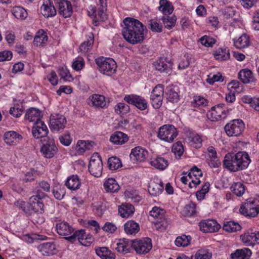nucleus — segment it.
I'll use <instances>...</instances> for the list:
<instances>
[{
  "label": "nucleus",
  "instance_id": "13d9d810",
  "mask_svg": "<svg viewBox=\"0 0 259 259\" xmlns=\"http://www.w3.org/2000/svg\"><path fill=\"white\" fill-rule=\"evenodd\" d=\"M125 196L130 199L133 202H139L141 200V197L138 191L136 190H128L125 192Z\"/></svg>",
  "mask_w": 259,
  "mask_h": 259
},
{
  "label": "nucleus",
  "instance_id": "bf43d9fd",
  "mask_svg": "<svg viewBox=\"0 0 259 259\" xmlns=\"http://www.w3.org/2000/svg\"><path fill=\"white\" fill-rule=\"evenodd\" d=\"M206 100L201 96H195L193 101L191 102V106L193 107H203L207 105Z\"/></svg>",
  "mask_w": 259,
  "mask_h": 259
},
{
  "label": "nucleus",
  "instance_id": "6e6d98bb",
  "mask_svg": "<svg viewBox=\"0 0 259 259\" xmlns=\"http://www.w3.org/2000/svg\"><path fill=\"white\" fill-rule=\"evenodd\" d=\"M196 212V204L192 202H190L184 207L183 213L186 217H191Z\"/></svg>",
  "mask_w": 259,
  "mask_h": 259
},
{
  "label": "nucleus",
  "instance_id": "79ce46f5",
  "mask_svg": "<svg viewBox=\"0 0 259 259\" xmlns=\"http://www.w3.org/2000/svg\"><path fill=\"white\" fill-rule=\"evenodd\" d=\"M94 37L92 33H90L87 40L83 42L79 47V51L82 53L89 52L92 48Z\"/></svg>",
  "mask_w": 259,
  "mask_h": 259
},
{
  "label": "nucleus",
  "instance_id": "49530a36",
  "mask_svg": "<svg viewBox=\"0 0 259 259\" xmlns=\"http://www.w3.org/2000/svg\"><path fill=\"white\" fill-rule=\"evenodd\" d=\"M12 13L15 18L21 20L25 19L28 15L26 10L20 6L14 7Z\"/></svg>",
  "mask_w": 259,
  "mask_h": 259
},
{
  "label": "nucleus",
  "instance_id": "bb28decb",
  "mask_svg": "<svg viewBox=\"0 0 259 259\" xmlns=\"http://www.w3.org/2000/svg\"><path fill=\"white\" fill-rule=\"evenodd\" d=\"M41 117L42 114L40 110L33 107L28 109L25 115V119L29 122H34V123L42 121L41 120Z\"/></svg>",
  "mask_w": 259,
  "mask_h": 259
},
{
  "label": "nucleus",
  "instance_id": "5fc2aeb1",
  "mask_svg": "<svg viewBox=\"0 0 259 259\" xmlns=\"http://www.w3.org/2000/svg\"><path fill=\"white\" fill-rule=\"evenodd\" d=\"M211 257V252L204 248L198 250L195 255V259H210Z\"/></svg>",
  "mask_w": 259,
  "mask_h": 259
},
{
  "label": "nucleus",
  "instance_id": "a211bd4d",
  "mask_svg": "<svg viewBox=\"0 0 259 259\" xmlns=\"http://www.w3.org/2000/svg\"><path fill=\"white\" fill-rule=\"evenodd\" d=\"M49 126L52 130L56 132L63 130L65 127V116L60 114L51 115Z\"/></svg>",
  "mask_w": 259,
  "mask_h": 259
},
{
  "label": "nucleus",
  "instance_id": "a878e982",
  "mask_svg": "<svg viewBox=\"0 0 259 259\" xmlns=\"http://www.w3.org/2000/svg\"><path fill=\"white\" fill-rule=\"evenodd\" d=\"M38 250L44 255H52L56 253V245L54 242H48L39 244L37 247Z\"/></svg>",
  "mask_w": 259,
  "mask_h": 259
},
{
  "label": "nucleus",
  "instance_id": "20e7f679",
  "mask_svg": "<svg viewBox=\"0 0 259 259\" xmlns=\"http://www.w3.org/2000/svg\"><path fill=\"white\" fill-rule=\"evenodd\" d=\"M95 62L99 71L104 75L111 76L116 71V63L112 58L99 57L95 59Z\"/></svg>",
  "mask_w": 259,
  "mask_h": 259
},
{
  "label": "nucleus",
  "instance_id": "864d4df0",
  "mask_svg": "<svg viewBox=\"0 0 259 259\" xmlns=\"http://www.w3.org/2000/svg\"><path fill=\"white\" fill-rule=\"evenodd\" d=\"M160 20L162 21L164 27L168 29L172 28L175 25L176 22L175 17H169L168 16H163Z\"/></svg>",
  "mask_w": 259,
  "mask_h": 259
},
{
  "label": "nucleus",
  "instance_id": "72a5a7b5",
  "mask_svg": "<svg viewBox=\"0 0 259 259\" xmlns=\"http://www.w3.org/2000/svg\"><path fill=\"white\" fill-rule=\"evenodd\" d=\"M96 253L102 259H115L116 258L115 253L107 247L96 248Z\"/></svg>",
  "mask_w": 259,
  "mask_h": 259
},
{
  "label": "nucleus",
  "instance_id": "ddd939ff",
  "mask_svg": "<svg viewBox=\"0 0 259 259\" xmlns=\"http://www.w3.org/2000/svg\"><path fill=\"white\" fill-rule=\"evenodd\" d=\"M44 197L40 194L32 196L29 199V205L31 210L36 213H42L44 211Z\"/></svg>",
  "mask_w": 259,
  "mask_h": 259
},
{
  "label": "nucleus",
  "instance_id": "603ef678",
  "mask_svg": "<svg viewBox=\"0 0 259 259\" xmlns=\"http://www.w3.org/2000/svg\"><path fill=\"white\" fill-rule=\"evenodd\" d=\"M171 151L176 157L180 158L184 152V148L182 142L178 141L174 143L172 145Z\"/></svg>",
  "mask_w": 259,
  "mask_h": 259
},
{
  "label": "nucleus",
  "instance_id": "cd10ccee",
  "mask_svg": "<svg viewBox=\"0 0 259 259\" xmlns=\"http://www.w3.org/2000/svg\"><path fill=\"white\" fill-rule=\"evenodd\" d=\"M150 163L154 168L162 170L165 169L169 164L168 160L161 156L152 157Z\"/></svg>",
  "mask_w": 259,
  "mask_h": 259
},
{
  "label": "nucleus",
  "instance_id": "7ed1b4c3",
  "mask_svg": "<svg viewBox=\"0 0 259 259\" xmlns=\"http://www.w3.org/2000/svg\"><path fill=\"white\" fill-rule=\"evenodd\" d=\"M94 241L93 237L90 234H87L84 230L76 231L69 237H66V245L77 244L78 243L84 246H89Z\"/></svg>",
  "mask_w": 259,
  "mask_h": 259
},
{
  "label": "nucleus",
  "instance_id": "2f4dec72",
  "mask_svg": "<svg viewBox=\"0 0 259 259\" xmlns=\"http://www.w3.org/2000/svg\"><path fill=\"white\" fill-rule=\"evenodd\" d=\"M252 254L251 250L248 248L237 249L231 254L232 259H249Z\"/></svg>",
  "mask_w": 259,
  "mask_h": 259
},
{
  "label": "nucleus",
  "instance_id": "0e129e2a",
  "mask_svg": "<svg viewBox=\"0 0 259 259\" xmlns=\"http://www.w3.org/2000/svg\"><path fill=\"white\" fill-rule=\"evenodd\" d=\"M164 213V210L160 207L154 206L149 212L150 215L155 219H161Z\"/></svg>",
  "mask_w": 259,
  "mask_h": 259
},
{
  "label": "nucleus",
  "instance_id": "c03bdc74",
  "mask_svg": "<svg viewBox=\"0 0 259 259\" xmlns=\"http://www.w3.org/2000/svg\"><path fill=\"white\" fill-rule=\"evenodd\" d=\"M191 239L190 235H182L176 238L175 244L178 247H186L190 244Z\"/></svg>",
  "mask_w": 259,
  "mask_h": 259
},
{
  "label": "nucleus",
  "instance_id": "09e8293b",
  "mask_svg": "<svg viewBox=\"0 0 259 259\" xmlns=\"http://www.w3.org/2000/svg\"><path fill=\"white\" fill-rule=\"evenodd\" d=\"M209 157L211 159L209 164L213 167H218L219 162H218V159L217 155V152L214 148L212 146H210L207 148Z\"/></svg>",
  "mask_w": 259,
  "mask_h": 259
},
{
  "label": "nucleus",
  "instance_id": "f704fd0d",
  "mask_svg": "<svg viewBox=\"0 0 259 259\" xmlns=\"http://www.w3.org/2000/svg\"><path fill=\"white\" fill-rule=\"evenodd\" d=\"M214 58L219 61H225L229 59L230 57L229 50L227 48H219L213 53Z\"/></svg>",
  "mask_w": 259,
  "mask_h": 259
},
{
  "label": "nucleus",
  "instance_id": "f257e3e1",
  "mask_svg": "<svg viewBox=\"0 0 259 259\" xmlns=\"http://www.w3.org/2000/svg\"><path fill=\"white\" fill-rule=\"evenodd\" d=\"M124 27L122 33L124 39L132 45L142 42L144 38V28L143 24L139 20L130 17L123 20Z\"/></svg>",
  "mask_w": 259,
  "mask_h": 259
},
{
  "label": "nucleus",
  "instance_id": "e2e57ef3",
  "mask_svg": "<svg viewBox=\"0 0 259 259\" xmlns=\"http://www.w3.org/2000/svg\"><path fill=\"white\" fill-rule=\"evenodd\" d=\"M199 41L206 47H212L216 41L213 37L205 35L199 39Z\"/></svg>",
  "mask_w": 259,
  "mask_h": 259
},
{
  "label": "nucleus",
  "instance_id": "2eb2a0df",
  "mask_svg": "<svg viewBox=\"0 0 259 259\" xmlns=\"http://www.w3.org/2000/svg\"><path fill=\"white\" fill-rule=\"evenodd\" d=\"M240 239L245 245L253 246L259 244V232L248 231L240 236Z\"/></svg>",
  "mask_w": 259,
  "mask_h": 259
},
{
  "label": "nucleus",
  "instance_id": "412c9836",
  "mask_svg": "<svg viewBox=\"0 0 259 259\" xmlns=\"http://www.w3.org/2000/svg\"><path fill=\"white\" fill-rule=\"evenodd\" d=\"M172 63L165 58H160L153 63L154 68L161 72L170 73L172 70Z\"/></svg>",
  "mask_w": 259,
  "mask_h": 259
},
{
  "label": "nucleus",
  "instance_id": "5701e85b",
  "mask_svg": "<svg viewBox=\"0 0 259 259\" xmlns=\"http://www.w3.org/2000/svg\"><path fill=\"white\" fill-rule=\"evenodd\" d=\"M164 190V184L162 181L156 179L151 181L149 185L148 192L149 194L154 196L159 195Z\"/></svg>",
  "mask_w": 259,
  "mask_h": 259
},
{
  "label": "nucleus",
  "instance_id": "c9c22d12",
  "mask_svg": "<svg viewBox=\"0 0 259 259\" xmlns=\"http://www.w3.org/2000/svg\"><path fill=\"white\" fill-rule=\"evenodd\" d=\"M128 140L127 136L121 132H116L111 136L110 141L114 144L122 145Z\"/></svg>",
  "mask_w": 259,
  "mask_h": 259
},
{
  "label": "nucleus",
  "instance_id": "58836bf2",
  "mask_svg": "<svg viewBox=\"0 0 259 259\" xmlns=\"http://www.w3.org/2000/svg\"><path fill=\"white\" fill-rule=\"evenodd\" d=\"M135 211L133 205L129 203L122 204L118 208V212L122 218H128L132 215Z\"/></svg>",
  "mask_w": 259,
  "mask_h": 259
},
{
  "label": "nucleus",
  "instance_id": "8fccbe9b",
  "mask_svg": "<svg viewBox=\"0 0 259 259\" xmlns=\"http://www.w3.org/2000/svg\"><path fill=\"white\" fill-rule=\"evenodd\" d=\"M240 225L234 221H229L224 224L223 229L228 232H235L240 230Z\"/></svg>",
  "mask_w": 259,
  "mask_h": 259
},
{
  "label": "nucleus",
  "instance_id": "aec40b11",
  "mask_svg": "<svg viewBox=\"0 0 259 259\" xmlns=\"http://www.w3.org/2000/svg\"><path fill=\"white\" fill-rule=\"evenodd\" d=\"M124 100L129 104L135 106L138 109L144 110L147 108V102L143 98L134 95H126Z\"/></svg>",
  "mask_w": 259,
  "mask_h": 259
},
{
  "label": "nucleus",
  "instance_id": "37998d69",
  "mask_svg": "<svg viewBox=\"0 0 259 259\" xmlns=\"http://www.w3.org/2000/svg\"><path fill=\"white\" fill-rule=\"evenodd\" d=\"M158 9L165 15L171 14L174 10L172 6L167 0H160L159 1Z\"/></svg>",
  "mask_w": 259,
  "mask_h": 259
},
{
  "label": "nucleus",
  "instance_id": "e433bc0d",
  "mask_svg": "<svg viewBox=\"0 0 259 259\" xmlns=\"http://www.w3.org/2000/svg\"><path fill=\"white\" fill-rule=\"evenodd\" d=\"M104 188L107 192L114 193L119 190V186L116 181L113 178H109L104 183Z\"/></svg>",
  "mask_w": 259,
  "mask_h": 259
},
{
  "label": "nucleus",
  "instance_id": "9d476101",
  "mask_svg": "<svg viewBox=\"0 0 259 259\" xmlns=\"http://www.w3.org/2000/svg\"><path fill=\"white\" fill-rule=\"evenodd\" d=\"M151 240L149 238H144L140 240H136L132 242V247L138 254H145L152 248Z\"/></svg>",
  "mask_w": 259,
  "mask_h": 259
},
{
  "label": "nucleus",
  "instance_id": "473e14b6",
  "mask_svg": "<svg viewBox=\"0 0 259 259\" xmlns=\"http://www.w3.org/2000/svg\"><path fill=\"white\" fill-rule=\"evenodd\" d=\"M48 37L46 32L43 29H39L36 33L33 44L36 47L44 46L48 41Z\"/></svg>",
  "mask_w": 259,
  "mask_h": 259
},
{
  "label": "nucleus",
  "instance_id": "3c124183",
  "mask_svg": "<svg viewBox=\"0 0 259 259\" xmlns=\"http://www.w3.org/2000/svg\"><path fill=\"white\" fill-rule=\"evenodd\" d=\"M108 165L110 169L116 170L122 166L120 159L116 157L113 156L109 158L108 160Z\"/></svg>",
  "mask_w": 259,
  "mask_h": 259
},
{
  "label": "nucleus",
  "instance_id": "7c9ffc66",
  "mask_svg": "<svg viewBox=\"0 0 259 259\" xmlns=\"http://www.w3.org/2000/svg\"><path fill=\"white\" fill-rule=\"evenodd\" d=\"M89 104H92L97 107L104 108L106 105L104 96L98 94H94L89 99Z\"/></svg>",
  "mask_w": 259,
  "mask_h": 259
},
{
  "label": "nucleus",
  "instance_id": "a18cd8bd",
  "mask_svg": "<svg viewBox=\"0 0 259 259\" xmlns=\"http://www.w3.org/2000/svg\"><path fill=\"white\" fill-rule=\"evenodd\" d=\"M235 46L239 49H243L248 47L250 41L249 37L246 34L242 35L238 39H234Z\"/></svg>",
  "mask_w": 259,
  "mask_h": 259
},
{
  "label": "nucleus",
  "instance_id": "69168bd1",
  "mask_svg": "<svg viewBox=\"0 0 259 259\" xmlns=\"http://www.w3.org/2000/svg\"><path fill=\"white\" fill-rule=\"evenodd\" d=\"M84 66V59L80 57L75 58L72 64V68L76 71H79L81 70Z\"/></svg>",
  "mask_w": 259,
  "mask_h": 259
},
{
  "label": "nucleus",
  "instance_id": "39448f33",
  "mask_svg": "<svg viewBox=\"0 0 259 259\" xmlns=\"http://www.w3.org/2000/svg\"><path fill=\"white\" fill-rule=\"evenodd\" d=\"M178 131L172 124H164L160 126L157 133V137L160 140L171 143L178 136Z\"/></svg>",
  "mask_w": 259,
  "mask_h": 259
},
{
  "label": "nucleus",
  "instance_id": "393cba45",
  "mask_svg": "<svg viewBox=\"0 0 259 259\" xmlns=\"http://www.w3.org/2000/svg\"><path fill=\"white\" fill-rule=\"evenodd\" d=\"M22 139V136L17 132L11 131L4 134V141L9 145H16Z\"/></svg>",
  "mask_w": 259,
  "mask_h": 259
},
{
  "label": "nucleus",
  "instance_id": "9b49d317",
  "mask_svg": "<svg viewBox=\"0 0 259 259\" xmlns=\"http://www.w3.org/2000/svg\"><path fill=\"white\" fill-rule=\"evenodd\" d=\"M164 90L162 85L158 84L153 89L150 100L153 107L155 109L159 108L162 103Z\"/></svg>",
  "mask_w": 259,
  "mask_h": 259
},
{
  "label": "nucleus",
  "instance_id": "c756f323",
  "mask_svg": "<svg viewBox=\"0 0 259 259\" xmlns=\"http://www.w3.org/2000/svg\"><path fill=\"white\" fill-rule=\"evenodd\" d=\"M238 78L244 83H249L255 81L252 72L247 69L240 70L238 73Z\"/></svg>",
  "mask_w": 259,
  "mask_h": 259
},
{
  "label": "nucleus",
  "instance_id": "0eeeda50",
  "mask_svg": "<svg viewBox=\"0 0 259 259\" xmlns=\"http://www.w3.org/2000/svg\"><path fill=\"white\" fill-rule=\"evenodd\" d=\"M230 110L227 109L224 104H218L211 108L208 112L207 116L211 121H218L225 118Z\"/></svg>",
  "mask_w": 259,
  "mask_h": 259
},
{
  "label": "nucleus",
  "instance_id": "423d86ee",
  "mask_svg": "<svg viewBox=\"0 0 259 259\" xmlns=\"http://www.w3.org/2000/svg\"><path fill=\"white\" fill-rule=\"evenodd\" d=\"M245 124L241 119H236L230 121L224 127L227 135L229 137L239 136L244 131Z\"/></svg>",
  "mask_w": 259,
  "mask_h": 259
},
{
  "label": "nucleus",
  "instance_id": "774afa93",
  "mask_svg": "<svg viewBox=\"0 0 259 259\" xmlns=\"http://www.w3.org/2000/svg\"><path fill=\"white\" fill-rule=\"evenodd\" d=\"M222 78V75L220 73H218L215 74H210L208 75L206 79V81L210 84H213L215 82L221 81Z\"/></svg>",
  "mask_w": 259,
  "mask_h": 259
},
{
  "label": "nucleus",
  "instance_id": "4c0bfd02",
  "mask_svg": "<svg viewBox=\"0 0 259 259\" xmlns=\"http://www.w3.org/2000/svg\"><path fill=\"white\" fill-rule=\"evenodd\" d=\"M116 247L115 248L117 252L125 254L130 252L132 243L125 240H120L116 243Z\"/></svg>",
  "mask_w": 259,
  "mask_h": 259
},
{
  "label": "nucleus",
  "instance_id": "f3484780",
  "mask_svg": "<svg viewBox=\"0 0 259 259\" xmlns=\"http://www.w3.org/2000/svg\"><path fill=\"white\" fill-rule=\"evenodd\" d=\"M199 226L201 231L203 232L212 233L219 231L221 226L214 220H203L199 223Z\"/></svg>",
  "mask_w": 259,
  "mask_h": 259
},
{
  "label": "nucleus",
  "instance_id": "6e6552de",
  "mask_svg": "<svg viewBox=\"0 0 259 259\" xmlns=\"http://www.w3.org/2000/svg\"><path fill=\"white\" fill-rule=\"evenodd\" d=\"M89 170L91 174L95 177L101 176L103 163L101 156L98 153L94 154L91 157Z\"/></svg>",
  "mask_w": 259,
  "mask_h": 259
},
{
  "label": "nucleus",
  "instance_id": "6ab92c4d",
  "mask_svg": "<svg viewBox=\"0 0 259 259\" xmlns=\"http://www.w3.org/2000/svg\"><path fill=\"white\" fill-rule=\"evenodd\" d=\"M148 151L141 146H137L131 150L130 158L134 163L144 161L148 157Z\"/></svg>",
  "mask_w": 259,
  "mask_h": 259
},
{
  "label": "nucleus",
  "instance_id": "c85d7f7f",
  "mask_svg": "<svg viewBox=\"0 0 259 259\" xmlns=\"http://www.w3.org/2000/svg\"><path fill=\"white\" fill-rule=\"evenodd\" d=\"M76 152H71V156L82 155L86 150H90L93 147L92 142L88 141L79 140L76 145Z\"/></svg>",
  "mask_w": 259,
  "mask_h": 259
},
{
  "label": "nucleus",
  "instance_id": "b1692460",
  "mask_svg": "<svg viewBox=\"0 0 259 259\" xmlns=\"http://www.w3.org/2000/svg\"><path fill=\"white\" fill-rule=\"evenodd\" d=\"M40 11L42 15L46 18L53 17L56 14V10L51 0L44 2L40 7Z\"/></svg>",
  "mask_w": 259,
  "mask_h": 259
},
{
  "label": "nucleus",
  "instance_id": "ea45409f",
  "mask_svg": "<svg viewBox=\"0 0 259 259\" xmlns=\"http://www.w3.org/2000/svg\"><path fill=\"white\" fill-rule=\"evenodd\" d=\"M80 181L77 175H72L66 181V186L71 190H75L79 188Z\"/></svg>",
  "mask_w": 259,
  "mask_h": 259
},
{
  "label": "nucleus",
  "instance_id": "4be33fe9",
  "mask_svg": "<svg viewBox=\"0 0 259 259\" xmlns=\"http://www.w3.org/2000/svg\"><path fill=\"white\" fill-rule=\"evenodd\" d=\"M204 139L205 137L194 132H190L187 134L186 140L190 146L198 149L202 147Z\"/></svg>",
  "mask_w": 259,
  "mask_h": 259
},
{
  "label": "nucleus",
  "instance_id": "a19ab883",
  "mask_svg": "<svg viewBox=\"0 0 259 259\" xmlns=\"http://www.w3.org/2000/svg\"><path fill=\"white\" fill-rule=\"evenodd\" d=\"M124 231L127 234L135 235L140 230L139 224L133 220L127 221L124 224Z\"/></svg>",
  "mask_w": 259,
  "mask_h": 259
},
{
  "label": "nucleus",
  "instance_id": "de8ad7c7",
  "mask_svg": "<svg viewBox=\"0 0 259 259\" xmlns=\"http://www.w3.org/2000/svg\"><path fill=\"white\" fill-rule=\"evenodd\" d=\"M232 192L237 196H241L245 191V186L241 182L234 183L231 187Z\"/></svg>",
  "mask_w": 259,
  "mask_h": 259
},
{
  "label": "nucleus",
  "instance_id": "4d7b16f0",
  "mask_svg": "<svg viewBox=\"0 0 259 259\" xmlns=\"http://www.w3.org/2000/svg\"><path fill=\"white\" fill-rule=\"evenodd\" d=\"M167 96V100L170 102L175 103L179 101V95L174 88L168 89Z\"/></svg>",
  "mask_w": 259,
  "mask_h": 259
},
{
  "label": "nucleus",
  "instance_id": "338daca9",
  "mask_svg": "<svg viewBox=\"0 0 259 259\" xmlns=\"http://www.w3.org/2000/svg\"><path fill=\"white\" fill-rule=\"evenodd\" d=\"M115 110L117 114H124L130 111V107L124 103H119L115 106Z\"/></svg>",
  "mask_w": 259,
  "mask_h": 259
},
{
  "label": "nucleus",
  "instance_id": "1a4fd4ad",
  "mask_svg": "<svg viewBox=\"0 0 259 259\" xmlns=\"http://www.w3.org/2000/svg\"><path fill=\"white\" fill-rule=\"evenodd\" d=\"M41 143L40 152L42 155L46 158H52L57 151L54 140L50 138H46V139L42 140Z\"/></svg>",
  "mask_w": 259,
  "mask_h": 259
},
{
  "label": "nucleus",
  "instance_id": "f03ea898",
  "mask_svg": "<svg viewBox=\"0 0 259 259\" xmlns=\"http://www.w3.org/2000/svg\"><path fill=\"white\" fill-rule=\"evenodd\" d=\"M251 162L248 154L244 152H239L235 154L228 153L223 161V166L228 170L236 172L246 169Z\"/></svg>",
  "mask_w": 259,
  "mask_h": 259
},
{
  "label": "nucleus",
  "instance_id": "052dcab7",
  "mask_svg": "<svg viewBox=\"0 0 259 259\" xmlns=\"http://www.w3.org/2000/svg\"><path fill=\"white\" fill-rule=\"evenodd\" d=\"M161 20L151 19L149 21V25L152 31L160 32L162 31V25L160 22Z\"/></svg>",
  "mask_w": 259,
  "mask_h": 259
},
{
  "label": "nucleus",
  "instance_id": "dca6fc26",
  "mask_svg": "<svg viewBox=\"0 0 259 259\" xmlns=\"http://www.w3.org/2000/svg\"><path fill=\"white\" fill-rule=\"evenodd\" d=\"M49 130L44 121L36 122L32 127L33 136L36 139L49 138L47 136Z\"/></svg>",
  "mask_w": 259,
  "mask_h": 259
},
{
  "label": "nucleus",
  "instance_id": "680f3d73",
  "mask_svg": "<svg viewBox=\"0 0 259 259\" xmlns=\"http://www.w3.org/2000/svg\"><path fill=\"white\" fill-rule=\"evenodd\" d=\"M209 183L206 182L202 186V188L196 192V196L198 200H201L204 198L206 194L209 191Z\"/></svg>",
  "mask_w": 259,
  "mask_h": 259
},
{
  "label": "nucleus",
  "instance_id": "f8f14e48",
  "mask_svg": "<svg viewBox=\"0 0 259 259\" xmlns=\"http://www.w3.org/2000/svg\"><path fill=\"white\" fill-rule=\"evenodd\" d=\"M188 177L191 180V182H189L190 188H196L203 179L201 170L195 166L190 169L188 173Z\"/></svg>",
  "mask_w": 259,
  "mask_h": 259
},
{
  "label": "nucleus",
  "instance_id": "4468645a",
  "mask_svg": "<svg viewBox=\"0 0 259 259\" xmlns=\"http://www.w3.org/2000/svg\"><path fill=\"white\" fill-rule=\"evenodd\" d=\"M240 212L246 217H254L259 213V206L253 201H249L242 205Z\"/></svg>",
  "mask_w": 259,
  "mask_h": 259
}]
</instances>
